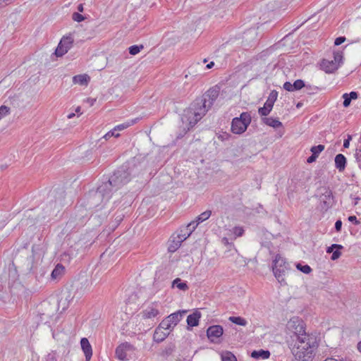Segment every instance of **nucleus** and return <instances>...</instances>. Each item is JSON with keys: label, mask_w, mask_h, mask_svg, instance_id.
Listing matches in <instances>:
<instances>
[{"label": "nucleus", "mask_w": 361, "mask_h": 361, "mask_svg": "<svg viewBox=\"0 0 361 361\" xmlns=\"http://www.w3.org/2000/svg\"><path fill=\"white\" fill-rule=\"evenodd\" d=\"M287 342L291 353L298 361H312L319 345L317 337L310 334L290 336Z\"/></svg>", "instance_id": "nucleus-1"}, {"label": "nucleus", "mask_w": 361, "mask_h": 361, "mask_svg": "<svg viewBox=\"0 0 361 361\" xmlns=\"http://www.w3.org/2000/svg\"><path fill=\"white\" fill-rule=\"evenodd\" d=\"M209 107L205 103V100H202L200 97L196 98L190 105L188 110V120L191 127L195 126L197 123L209 111Z\"/></svg>", "instance_id": "nucleus-2"}, {"label": "nucleus", "mask_w": 361, "mask_h": 361, "mask_svg": "<svg viewBox=\"0 0 361 361\" xmlns=\"http://www.w3.org/2000/svg\"><path fill=\"white\" fill-rule=\"evenodd\" d=\"M252 121L248 112H243L239 117L233 118L231 122V131L234 134L240 135L246 131Z\"/></svg>", "instance_id": "nucleus-3"}, {"label": "nucleus", "mask_w": 361, "mask_h": 361, "mask_svg": "<svg viewBox=\"0 0 361 361\" xmlns=\"http://www.w3.org/2000/svg\"><path fill=\"white\" fill-rule=\"evenodd\" d=\"M288 269V263L280 255H277L274 260L273 272L279 282L283 283L285 281L284 276Z\"/></svg>", "instance_id": "nucleus-4"}, {"label": "nucleus", "mask_w": 361, "mask_h": 361, "mask_svg": "<svg viewBox=\"0 0 361 361\" xmlns=\"http://www.w3.org/2000/svg\"><path fill=\"white\" fill-rule=\"evenodd\" d=\"M62 207L61 202H58L56 200L50 201L42 209V214L38 215L37 220H45L46 219H50L52 216H56L57 213L59 212Z\"/></svg>", "instance_id": "nucleus-5"}, {"label": "nucleus", "mask_w": 361, "mask_h": 361, "mask_svg": "<svg viewBox=\"0 0 361 361\" xmlns=\"http://www.w3.org/2000/svg\"><path fill=\"white\" fill-rule=\"evenodd\" d=\"M56 312V305L51 304L48 302H44L41 304L39 310L38 317L42 323L47 324L49 322V319L54 317Z\"/></svg>", "instance_id": "nucleus-6"}, {"label": "nucleus", "mask_w": 361, "mask_h": 361, "mask_svg": "<svg viewBox=\"0 0 361 361\" xmlns=\"http://www.w3.org/2000/svg\"><path fill=\"white\" fill-rule=\"evenodd\" d=\"M286 328L291 336H301L305 332V324L304 322L298 317H292L287 323Z\"/></svg>", "instance_id": "nucleus-7"}, {"label": "nucleus", "mask_w": 361, "mask_h": 361, "mask_svg": "<svg viewBox=\"0 0 361 361\" xmlns=\"http://www.w3.org/2000/svg\"><path fill=\"white\" fill-rule=\"evenodd\" d=\"M112 182H102L93 194L94 199H101L102 202L107 201L112 191Z\"/></svg>", "instance_id": "nucleus-8"}, {"label": "nucleus", "mask_w": 361, "mask_h": 361, "mask_svg": "<svg viewBox=\"0 0 361 361\" xmlns=\"http://www.w3.org/2000/svg\"><path fill=\"white\" fill-rule=\"evenodd\" d=\"M278 92L276 90H271L269 97L264 104V106L259 107L258 113L262 116H267L273 109L274 104L277 99Z\"/></svg>", "instance_id": "nucleus-9"}, {"label": "nucleus", "mask_w": 361, "mask_h": 361, "mask_svg": "<svg viewBox=\"0 0 361 361\" xmlns=\"http://www.w3.org/2000/svg\"><path fill=\"white\" fill-rule=\"evenodd\" d=\"M129 165V163H126L118 167L108 180H124L129 178L131 174Z\"/></svg>", "instance_id": "nucleus-10"}, {"label": "nucleus", "mask_w": 361, "mask_h": 361, "mask_svg": "<svg viewBox=\"0 0 361 361\" xmlns=\"http://www.w3.org/2000/svg\"><path fill=\"white\" fill-rule=\"evenodd\" d=\"M224 333L223 327L220 325H214L209 326L207 330L208 339L214 343H219L220 338Z\"/></svg>", "instance_id": "nucleus-11"}, {"label": "nucleus", "mask_w": 361, "mask_h": 361, "mask_svg": "<svg viewBox=\"0 0 361 361\" xmlns=\"http://www.w3.org/2000/svg\"><path fill=\"white\" fill-rule=\"evenodd\" d=\"M220 92V87L215 85L209 88L202 96L200 97L202 100H205V103L209 107H212L214 102L218 98Z\"/></svg>", "instance_id": "nucleus-12"}, {"label": "nucleus", "mask_w": 361, "mask_h": 361, "mask_svg": "<svg viewBox=\"0 0 361 361\" xmlns=\"http://www.w3.org/2000/svg\"><path fill=\"white\" fill-rule=\"evenodd\" d=\"M133 350H134L133 345L128 342H124L117 346L115 350V355L118 360L125 361L128 360L127 352Z\"/></svg>", "instance_id": "nucleus-13"}, {"label": "nucleus", "mask_w": 361, "mask_h": 361, "mask_svg": "<svg viewBox=\"0 0 361 361\" xmlns=\"http://www.w3.org/2000/svg\"><path fill=\"white\" fill-rule=\"evenodd\" d=\"M317 195L319 196L320 200L324 204L329 207L332 204V192L329 188H321L318 191Z\"/></svg>", "instance_id": "nucleus-14"}, {"label": "nucleus", "mask_w": 361, "mask_h": 361, "mask_svg": "<svg viewBox=\"0 0 361 361\" xmlns=\"http://www.w3.org/2000/svg\"><path fill=\"white\" fill-rule=\"evenodd\" d=\"M142 317L144 319H152L159 314L158 305L157 303H152L151 305L147 307L142 312Z\"/></svg>", "instance_id": "nucleus-15"}, {"label": "nucleus", "mask_w": 361, "mask_h": 361, "mask_svg": "<svg viewBox=\"0 0 361 361\" xmlns=\"http://www.w3.org/2000/svg\"><path fill=\"white\" fill-rule=\"evenodd\" d=\"M306 87L304 80L301 79L296 80L293 84L288 81L284 82L283 87L288 92H294L301 90Z\"/></svg>", "instance_id": "nucleus-16"}, {"label": "nucleus", "mask_w": 361, "mask_h": 361, "mask_svg": "<svg viewBox=\"0 0 361 361\" xmlns=\"http://www.w3.org/2000/svg\"><path fill=\"white\" fill-rule=\"evenodd\" d=\"M187 313L186 310H179L176 312L171 314L166 319L170 322L171 325L174 328L175 326L182 319L183 317Z\"/></svg>", "instance_id": "nucleus-17"}, {"label": "nucleus", "mask_w": 361, "mask_h": 361, "mask_svg": "<svg viewBox=\"0 0 361 361\" xmlns=\"http://www.w3.org/2000/svg\"><path fill=\"white\" fill-rule=\"evenodd\" d=\"M80 345L85 354L86 361H90L92 355V349L88 339L82 338L80 341Z\"/></svg>", "instance_id": "nucleus-18"}, {"label": "nucleus", "mask_w": 361, "mask_h": 361, "mask_svg": "<svg viewBox=\"0 0 361 361\" xmlns=\"http://www.w3.org/2000/svg\"><path fill=\"white\" fill-rule=\"evenodd\" d=\"M338 64L334 62L333 60L329 61L323 59L321 63V68L326 73H331L334 71L337 70Z\"/></svg>", "instance_id": "nucleus-19"}, {"label": "nucleus", "mask_w": 361, "mask_h": 361, "mask_svg": "<svg viewBox=\"0 0 361 361\" xmlns=\"http://www.w3.org/2000/svg\"><path fill=\"white\" fill-rule=\"evenodd\" d=\"M212 215L211 210H206L204 212L201 213L198 216L196 217L195 221H191L188 224V227L192 226V228H196V227L202 222L207 220Z\"/></svg>", "instance_id": "nucleus-20"}, {"label": "nucleus", "mask_w": 361, "mask_h": 361, "mask_svg": "<svg viewBox=\"0 0 361 361\" xmlns=\"http://www.w3.org/2000/svg\"><path fill=\"white\" fill-rule=\"evenodd\" d=\"M16 262L19 264L20 267L25 272L29 273L32 271L33 267V256L30 255L25 257V262L21 263L18 258Z\"/></svg>", "instance_id": "nucleus-21"}, {"label": "nucleus", "mask_w": 361, "mask_h": 361, "mask_svg": "<svg viewBox=\"0 0 361 361\" xmlns=\"http://www.w3.org/2000/svg\"><path fill=\"white\" fill-rule=\"evenodd\" d=\"M201 317V314L199 311L196 310L192 314L187 317V324L190 327H194L198 325L199 320Z\"/></svg>", "instance_id": "nucleus-22"}, {"label": "nucleus", "mask_w": 361, "mask_h": 361, "mask_svg": "<svg viewBox=\"0 0 361 361\" xmlns=\"http://www.w3.org/2000/svg\"><path fill=\"white\" fill-rule=\"evenodd\" d=\"M169 335V331H165L161 328L157 327L154 333L153 338L154 341L160 343L162 342Z\"/></svg>", "instance_id": "nucleus-23"}, {"label": "nucleus", "mask_w": 361, "mask_h": 361, "mask_svg": "<svg viewBox=\"0 0 361 361\" xmlns=\"http://www.w3.org/2000/svg\"><path fill=\"white\" fill-rule=\"evenodd\" d=\"M346 158L342 154H338L335 157V165L336 168L338 169V171H343L345 168L346 165Z\"/></svg>", "instance_id": "nucleus-24"}, {"label": "nucleus", "mask_w": 361, "mask_h": 361, "mask_svg": "<svg viewBox=\"0 0 361 361\" xmlns=\"http://www.w3.org/2000/svg\"><path fill=\"white\" fill-rule=\"evenodd\" d=\"M65 271L64 267L61 264H58L54 270L51 271V277L53 280H58L61 278V276L63 275Z\"/></svg>", "instance_id": "nucleus-25"}, {"label": "nucleus", "mask_w": 361, "mask_h": 361, "mask_svg": "<svg viewBox=\"0 0 361 361\" xmlns=\"http://www.w3.org/2000/svg\"><path fill=\"white\" fill-rule=\"evenodd\" d=\"M262 121L266 125L271 126L274 128H278L279 127H281L283 126L282 123L279 121L277 118H274L272 117L269 118H263Z\"/></svg>", "instance_id": "nucleus-26"}, {"label": "nucleus", "mask_w": 361, "mask_h": 361, "mask_svg": "<svg viewBox=\"0 0 361 361\" xmlns=\"http://www.w3.org/2000/svg\"><path fill=\"white\" fill-rule=\"evenodd\" d=\"M270 352L269 350H254L251 353V357L255 359L262 358L267 359L270 357Z\"/></svg>", "instance_id": "nucleus-27"}, {"label": "nucleus", "mask_w": 361, "mask_h": 361, "mask_svg": "<svg viewBox=\"0 0 361 361\" xmlns=\"http://www.w3.org/2000/svg\"><path fill=\"white\" fill-rule=\"evenodd\" d=\"M74 39L71 34H69L67 36H64L60 41L61 45L65 47V48L68 50L72 47Z\"/></svg>", "instance_id": "nucleus-28"}, {"label": "nucleus", "mask_w": 361, "mask_h": 361, "mask_svg": "<svg viewBox=\"0 0 361 361\" xmlns=\"http://www.w3.org/2000/svg\"><path fill=\"white\" fill-rule=\"evenodd\" d=\"M89 80L90 78L87 75H77L73 78V82L80 85H87Z\"/></svg>", "instance_id": "nucleus-29"}, {"label": "nucleus", "mask_w": 361, "mask_h": 361, "mask_svg": "<svg viewBox=\"0 0 361 361\" xmlns=\"http://www.w3.org/2000/svg\"><path fill=\"white\" fill-rule=\"evenodd\" d=\"M172 287H176L181 290H187L188 289V286L186 282H183L180 278H176L172 282Z\"/></svg>", "instance_id": "nucleus-30"}, {"label": "nucleus", "mask_w": 361, "mask_h": 361, "mask_svg": "<svg viewBox=\"0 0 361 361\" xmlns=\"http://www.w3.org/2000/svg\"><path fill=\"white\" fill-rule=\"evenodd\" d=\"M181 243H177V237L176 236H172L171 239L170 240L169 245L168 247V250L170 252H173L180 247Z\"/></svg>", "instance_id": "nucleus-31"}, {"label": "nucleus", "mask_w": 361, "mask_h": 361, "mask_svg": "<svg viewBox=\"0 0 361 361\" xmlns=\"http://www.w3.org/2000/svg\"><path fill=\"white\" fill-rule=\"evenodd\" d=\"M191 235V231L184 230L180 231V233L177 235V243H182Z\"/></svg>", "instance_id": "nucleus-32"}, {"label": "nucleus", "mask_w": 361, "mask_h": 361, "mask_svg": "<svg viewBox=\"0 0 361 361\" xmlns=\"http://www.w3.org/2000/svg\"><path fill=\"white\" fill-rule=\"evenodd\" d=\"M222 361H237L235 356L231 352L226 351L221 354Z\"/></svg>", "instance_id": "nucleus-33"}, {"label": "nucleus", "mask_w": 361, "mask_h": 361, "mask_svg": "<svg viewBox=\"0 0 361 361\" xmlns=\"http://www.w3.org/2000/svg\"><path fill=\"white\" fill-rule=\"evenodd\" d=\"M229 320L231 322L240 326H245L247 324L246 320L240 317H230Z\"/></svg>", "instance_id": "nucleus-34"}, {"label": "nucleus", "mask_w": 361, "mask_h": 361, "mask_svg": "<svg viewBox=\"0 0 361 361\" xmlns=\"http://www.w3.org/2000/svg\"><path fill=\"white\" fill-rule=\"evenodd\" d=\"M68 49L65 48L63 45L61 46L60 43H59L57 48L55 50V54L58 57L63 56L65 54L68 52Z\"/></svg>", "instance_id": "nucleus-35"}, {"label": "nucleus", "mask_w": 361, "mask_h": 361, "mask_svg": "<svg viewBox=\"0 0 361 361\" xmlns=\"http://www.w3.org/2000/svg\"><path fill=\"white\" fill-rule=\"evenodd\" d=\"M158 327L161 328L164 331L171 330L172 329H173V326L171 325L170 322L166 319V318L161 321Z\"/></svg>", "instance_id": "nucleus-36"}, {"label": "nucleus", "mask_w": 361, "mask_h": 361, "mask_svg": "<svg viewBox=\"0 0 361 361\" xmlns=\"http://www.w3.org/2000/svg\"><path fill=\"white\" fill-rule=\"evenodd\" d=\"M142 49H143L142 45H133L128 48V50H129L130 54L136 55L137 54H138L140 51V50Z\"/></svg>", "instance_id": "nucleus-37"}, {"label": "nucleus", "mask_w": 361, "mask_h": 361, "mask_svg": "<svg viewBox=\"0 0 361 361\" xmlns=\"http://www.w3.org/2000/svg\"><path fill=\"white\" fill-rule=\"evenodd\" d=\"M296 267L298 270L304 274H310L312 271L311 267L307 264L302 265L301 264L298 263L296 264Z\"/></svg>", "instance_id": "nucleus-38"}, {"label": "nucleus", "mask_w": 361, "mask_h": 361, "mask_svg": "<svg viewBox=\"0 0 361 361\" xmlns=\"http://www.w3.org/2000/svg\"><path fill=\"white\" fill-rule=\"evenodd\" d=\"M324 149V146L323 145H318L316 146H313L311 147L310 151L312 154L319 156V153L322 152Z\"/></svg>", "instance_id": "nucleus-39"}, {"label": "nucleus", "mask_w": 361, "mask_h": 361, "mask_svg": "<svg viewBox=\"0 0 361 361\" xmlns=\"http://www.w3.org/2000/svg\"><path fill=\"white\" fill-rule=\"evenodd\" d=\"M10 108L6 106H0V120L2 119L4 116L9 114Z\"/></svg>", "instance_id": "nucleus-40"}, {"label": "nucleus", "mask_w": 361, "mask_h": 361, "mask_svg": "<svg viewBox=\"0 0 361 361\" xmlns=\"http://www.w3.org/2000/svg\"><path fill=\"white\" fill-rule=\"evenodd\" d=\"M116 130H115V128L109 131L107 133H106L104 135V138L107 140L109 138H111V137H119V135H120L119 133H116Z\"/></svg>", "instance_id": "nucleus-41"}, {"label": "nucleus", "mask_w": 361, "mask_h": 361, "mask_svg": "<svg viewBox=\"0 0 361 361\" xmlns=\"http://www.w3.org/2000/svg\"><path fill=\"white\" fill-rule=\"evenodd\" d=\"M72 18L74 21L80 23L84 20L85 18L82 14L74 12L72 15Z\"/></svg>", "instance_id": "nucleus-42"}, {"label": "nucleus", "mask_w": 361, "mask_h": 361, "mask_svg": "<svg viewBox=\"0 0 361 361\" xmlns=\"http://www.w3.org/2000/svg\"><path fill=\"white\" fill-rule=\"evenodd\" d=\"M343 56L342 52L336 51L334 52V61L339 65V63L342 61Z\"/></svg>", "instance_id": "nucleus-43"}, {"label": "nucleus", "mask_w": 361, "mask_h": 361, "mask_svg": "<svg viewBox=\"0 0 361 361\" xmlns=\"http://www.w3.org/2000/svg\"><path fill=\"white\" fill-rule=\"evenodd\" d=\"M231 137V135L226 133V132H222L219 134L218 138L221 141H226L229 140Z\"/></svg>", "instance_id": "nucleus-44"}, {"label": "nucleus", "mask_w": 361, "mask_h": 361, "mask_svg": "<svg viewBox=\"0 0 361 361\" xmlns=\"http://www.w3.org/2000/svg\"><path fill=\"white\" fill-rule=\"evenodd\" d=\"M342 97L343 98V106L344 107L349 106L351 103L352 99L349 97V96L348 95V93L343 94Z\"/></svg>", "instance_id": "nucleus-45"}, {"label": "nucleus", "mask_w": 361, "mask_h": 361, "mask_svg": "<svg viewBox=\"0 0 361 361\" xmlns=\"http://www.w3.org/2000/svg\"><path fill=\"white\" fill-rule=\"evenodd\" d=\"M305 88L307 94L314 93L319 90L317 87L310 85H306V87H305Z\"/></svg>", "instance_id": "nucleus-46"}, {"label": "nucleus", "mask_w": 361, "mask_h": 361, "mask_svg": "<svg viewBox=\"0 0 361 361\" xmlns=\"http://www.w3.org/2000/svg\"><path fill=\"white\" fill-rule=\"evenodd\" d=\"M343 246L341 245H338V244H333L331 245L330 247H329L326 250V252L328 253H331V252H334V250L336 248V249H338V250H341V249H343Z\"/></svg>", "instance_id": "nucleus-47"}, {"label": "nucleus", "mask_w": 361, "mask_h": 361, "mask_svg": "<svg viewBox=\"0 0 361 361\" xmlns=\"http://www.w3.org/2000/svg\"><path fill=\"white\" fill-rule=\"evenodd\" d=\"M233 231L235 235L238 237L241 236L244 233V230L242 227H234Z\"/></svg>", "instance_id": "nucleus-48"}, {"label": "nucleus", "mask_w": 361, "mask_h": 361, "mask_svg": "<svg viewBox=\"0 0 361 361\" xmlns=\"http://www.w3.org/2000/svg\"><path fill=\"white\" fill-rule=\"evenodd\" d=\"M131 125L130 123L129 122H127V123H122V124H120V125H118L116 126L114 128L115 130L117 131V130H124L127 128H128Z\"/></svg>", "instance_id": "nucleus-49"}, {"label": "nucleus", "mask_w": 361, "mask_h": 361, "mask_svg": "<svg viewBox=\"0 0 361 361\" xmlns=\"http://www.w3.org/2000/svg\"><path fill=\"white\" fill-rule=\"evenodd\" d=\"M345 37H338L337 38H336L335 41H334V44L336 46H339L341 45L342 43H343L345 41Z\"/></svg>", "instance_id": "nucleus-50"}, {"label": "nucleus", "mask_w": 361, "mask_h": 361, "mask_svg": "<svg viewBox=\"0 0 361 361\" xmlns=\"http://www.w3.org/2000/svg\"><path fill=\"white\" fill-rule=\"evenodd\" d=\"M341 255V252L339 251V250L336 249L334 252H333V254L331 255V259L332 260H336L338 259Z\"/></svg>", "instance_id": "nucleus-51"}, {"label": "nucleus", "mask_w": 361, "mask_h": 361, "mask_svg": "<svg viewBox=\"0 0 361 361\" xmlns=\"http://www.w3.org/2000/svg\"><path fill=\"white\" fill-rule=\"evenodd\" d=\"M352 140V136L350 135H348V137L346 139L343 141V147L344 148H348L350 145V142Z\"/></svg>", "instance_id": "nucleus-52"}, {"label": "nucleus", "mask_w": 361, "mask_h": 361, "mask_svg": "<svg viewBox=\"0 0 361 361\" xmlns=\"http://www.w3.org/2000/svg\"><path fill=\"white\" fill-rule=\"evenodd\" d=\"M14 1L15 0H0V7H4Z\"/></svg>", "instance_id": "nucleus-53"}, {"label": "nucleus", "mask_w": 361, "mask_h": 361, "mask_svg": "<svg viewBox=\"0 0 361 361\" xmlns=\"http://www.w3.org/2000/svg\"><path fill=\"white\" fill-rule=\"evenodd\" d=\"M342 221L341 220H337L335 223V229L337 232H339L341 229Z\"/></svg>", "instance_id": "nucleus-54"}, {"label": "nucleus", "mask_w": 361, "mask_h": 361, "mask_svg": "<svg viewBox=\"0 0 361 361\" xmlns=\"http://www.w3.org/2000/svg\"><path fill=\"white\" fill-rule=\"evenodd\" d=\"M349 97L353 99H356L358 97V93L357 92L352 91L349 94H348Z\"/></svg>", "instance_id": "nucleus-55"}, {"label": "nucleus", "mask_w": 361, "mask_h": 361, "mask_svg": "<svg viewBox=\"0 0 361 361\" xmlns=\"http://www.w3.org/2000/svg\"><path fill=\"white\" fill-rule=\"evenodd\" d=\"M317 157H317V155H315V154H312V155H311V156H310V157L307 158V163H310H310H312V162H314V161H316V159H317Z\"/></svg>", "instance_id": "nucleus-56"}, {"label": "nucleus", "mask_w": 361, "mask_h": 361, "mask_svg": "<svg viewBox=\"0 0 361 361\" xmlns=\"http://www.w3.org/2000/svg\"><path fill=\"white\" fill-rule=\"evenodd\" d=\"M348 221L354 223L355 225H357L360 224V221L357 219V217L355 216H350L348 217Z\"/></svg>", "instance_id": "nucleus-57"}, {"label": "nucleus", "mask_w": 361, "mask_h": 361, "mask_svg": "<svg viewBox=\"0 0 361 361\" xmlns=\"http://www.w3.org/2000/svg\"><path fill=\"white\" fill-rule=\"evenodd\" d=\"M355 156L357 161L358 162H361V148L356 150Z\"/></svg>", "instance_id": "nucleus-58"}, {"label": "nucleus", "mask_w": 361, "mask_h": 361, "mask_svg": "<svg viewBox=\"0 0 361 361\" xmlns=\"http://www.w3.org/2000/svg\"><path fill=\"white\" fill-rule=\"evenodd\" d=\"M77 9H78V11L79 12H83V11H84L83 4H80L78 6Z\"/></svg>", "instance_id": "nucleus-59"}, {"label": "nucleus", "mask_w": 361, "mask_h": 361, "mask_svg": "<svg viewBox=\"0 0 361 361\" xmlns=\"http://www.w3.org/2000/svg\"><path fill=\"white\" fill-rule=\"evenodd\" d=\"M214 66V63L213 61H211L209 63H208L207 66H206V68L207 69H210L212 68L213 66Z\"/></svg>", "instance_id": "nucleus-60"}, {"label": "nucleus", "mask_w": 361, "mask_h": 361, "mask_svg": "<svg viewBox=\"0 0 361 361\" xmlns=\"http://www.w3.org/2000/svg\"><path fill=\"white\" fill-rule=\"evenodd\" d=\"M195 229V228H192V226H190V227H188V225L185 228V230L188 231H191V233L194 231Z\"/></svg>", "instance_id": "nucleus-61"}, {"label": "nucleus", "mask_w": 361, "mask_h": 361, "mask_svg": "<svg viewBox=\"0 0 361 361\" xmlns=\"http://www.w3.org/2000/svg\"><path fill=\"white\" fill-rule=\"evenodd\" d=\"M222 242L224 244L227 245V244H228V239L227 238H224L222 239Z\"/></svg>", "instance_id": "nucleus-62"}, {"label": "nucleus", "mask_w": 361, "mask_h": 361, "mask_svg": "<svg viewBox=\"0 0 361 361\" xmlns=\"http://www.w3.org/2000/svg\"><path fill=\"white\" fill-rule=\"evenodd\" d=\"M357 349L361 353V341L357 344Z\"/></svg>", "instance_id": "nucleus-63"}, {"label": "nucleus", "mask_w": 361, "mask_h": 361, "mask_svg": "<svg viewBox=\"0 0 361 361\" xmlns=\"http://www.w3.org/2000/svg\"><path fill=\"white\" fill-rule=\"evenodd\" d=\"M302 106V103H301V102H298V103L297 104V105H296V107H297V108H300V107H301Z\"/></svg>", "instance_id": "nucleus-64"}]
</instances>
